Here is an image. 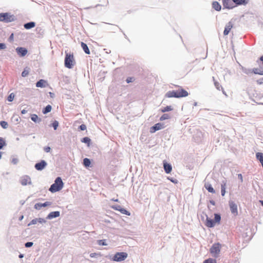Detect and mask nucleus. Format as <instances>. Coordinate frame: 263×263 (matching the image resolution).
<instances>
[{
	"label": "nucleus",
	"instance_id": "f257e3e1",
	"mask_svg": "<svg viewBox=\"0 0 263 263\" xmlns=\"http://www.w3.org/2000/svg\"><path fill=\"white\" fill-rule=\"evenodd\" d=\"M65 58L64 60L65 66L69 69L72 68L76 64L74 54L72 52L65 51Z\"/></svg>",
	"mask_w": 263,
	"mask_h": 263
},
{
	"label": "nucleus",
	"instance_id": "f03ea898",
	"mask_svg": "<svg viewBox=\"0 0 263 263\" xmlns=\"http://www.w3.org/2000/svg\"><path fill=\"white\" fill-rule=\"evenodd\" d=\"M63 186V182L60 177L56 178L54 183L52 184L49 188V191L52 193H54L61 190Z\"/></svg>",
	"mask_w": 263,
	"mask_h": 263
},
{
	"label": "nucleus",
	"instance_id": "7ed1b4c3",
	"mask_svg": "<svg viewBox=\"0 0 263 263\" xmlns=\"http://www.w3.org/2000/svg\"><path fill=\"white\" fill-rule=\"evenodd\" d=\"M221 250V245L219 243H214L210 249V252L214 257H217Z\"/></svg>",
	"mask_w": 263,
	"mask_h": 263
},
{
	"label": "nucleus",
	"instance_id": "20e7f679",
	"mask_svg": "<svg viewBox=\"0 0 263 263\" xmlns=\"http://www.w3.org/2000/svg\"><path fill=\"white\" fill-rule=\"evenodd\" d=\"M128 254L126 252L116 253L112 257V260L115 261H122L124 260L127 257Z\"/></svg>",
	"mask_w": 263,
	"mask_h": 263
},
{
	"label": "nucleus",
	"instance_id": "39448f33",
	"mask_svg": "<svg viewBox=\"0 0 263 263\" xmlns=\"http://www.w3.org/2000/svg\"><path fill=\"white\" fill-rule=\"evenodd\" d=\"M14 20V16L13 15H9L8 13H0V21L11 22Z\"/></svg>",
	"mask_w": 263,
	"mask_h": 263
},
{
	"label": "nucleus",
	"instance_id": "423d86ee",
	"mask_svg": "<svg viewBox=\"0 0 263 263\" xmlns=\"http://www.w3.org/2000/svg\"><path fill=\"white\" fill-rule=\"evenodd\" d=\"M179 87L178 90H176V93L177 94V98H182L186 97L188 96L189 93L188 92L184 89L182 87L177 86Z\"/></svg>",
	"mask_w": 263,
	"mask_h": 263
},
{
	"label": "nucleus",
	"instance_id": "0eeeda50",
	"mask_svg": "<svg viewBox=\"0 0 263 263\" xmlns=\"http://www.w3.org/2000/svg\"><path fill=\"white\" fill-rule=\"evenodd\" d=\"M164 127L163 123H158L150 128L149 132L151 133H154L157 130L161 129Z\"/></svg>",
	"mask_w": 263,
	"mask_h": 263
},
{
	"label": "nucleus",
	"instance_id": "6e6552de",
	"mask_svg": "<svg viewBox=\"0 0 263 263\" xmlns=\"http://www.w3.org/2000/svg\"><path fill=\"white\" fill-rule=\"evenodd\" d=\"M111 207L114 210H117V211H118L120 212L122 214H125V215H128V216H129L130 214V213L128 211H127L125 209L122 208L119 205H112Z\"/></svg>",
	"mask_w": 263,
	"mask_h": 263
},
{
	"label": "nucleus",
	"instance_id": "1a4fd4ad",
	"mask_svg": "<svg viewBox=\"0 0 263 263\" xmlns=\"http://www.w3.org/2000/svg\"><path fill=\"white\" fill-rule=\"evenodd\" d=\"M229 205L231 213L234 215L236 216L238 215L237 206L232 201H229Z\"/></svg>",
	"mask_w": 263,
	"mask_h": 263
},
{
	"label": "nucleus",
	"instance_id": "9d476101",
	"mask_svg": "<svg viewBox=\"0 0 263 263\" xmlns=\"http://www.w3.org/2000/svg\"><path fill=\"white\" fill-rule=\"evenodd\" d=\"M233 27V24L231 22H229L226 25L223 31V34L227 35L230 32L231 29Z\"/></svg>",
	"mask_w": 263,
	"mask_h": 263
},
{
	"label": "nucleus",
	"instance_id": "9b49d317",
	"mask_svg": "<svg viewBox=\"0 0 263 263\" xmlns=\"http://www.w3.org/2000/svg\"><path fill=\"white\" fill-rule=\"evenodd\" d=\"M47 165L44 160H42L40 162L37 163L35 165V168L39 171L42 170Z\"/></svg>",
	"mask_w": 263,
	"mask_h": 263
},
{
	"label": "nucleus",
	"instance_id": "f8f14e48",
	"mask_svg": "<svg viewBox=\"0 0 263 263\" xmlns=\"http://www.w3.org/2000/svg\"><path fill=\"white\" fill-rule=\"evenodd\" d=\"M21 183L23 185L31 184V179L29 176H24L21 178Z\"/></svg>",
	"mask_w": 263,
	"mask_h": 263
},
{
	"label": "nucleus",
	"instance_id": "ddd939ff",
	"mask_svg": "<svg viewBox=\"0 0 263 263\" xmlns=\"http://www.w3.org/2000/svg\"><path fill=\"white\" fill-rule=\"evenodd\" d=\"M51 203L50 202H45L44 203H37L34 205V208L36 210H40L42 207H45L48 205H50Z\"/></svg>",
	"mask_w": 263,
	"mask_h": 263
},
{
	"label": "nucleus",
	"instance_id": "4468645a",
	"mask_svg": "<svg viewBox=\"0 0 263 263\" xmlns=\"http://www.w3.org/2000/svg\"><path fill=\"white\" fill-rule=\"evenodd\" d=\"M16 50L17 53L21 57L25 56L27 53V49L23 47H18L16 49Z\"/></svg>",
	"mask_w": 263,
	"mask_h": 263
},
{
	"label": "nucleus",
	"instance_id": "2eb2a0df",
	"mask_svg": "<svg viewBox=\"0 0 263 263\" xmlns=\"http://www.w3.org/2000/svg\"><path fill=\"white\" fill-rule=\"evenodd\" d=\"M47 85V82L46 80L43 79L40 80L36 83V87H37L43 88L45 87Z\"/></svg>",
	"mask_w": 263,
	"mask_h": 263
},
{
	"label": "nucleus",
	"instance_id": "dca6fc26",
	"mask_svg": "<svg viewBox=\"0 0 263 263\" xmlns=\"http://www.w3.org/2000/svg\"><path fill=\"white\" fill-rule=\"evenodd\" d=\"M215 222L214 220L211 219L209 217H206L205 221V225L209 228H212L215 225Z\"/></svg>",
	"mask_w": 263,
	"mask_h": 263
},
{
	"label": "nucleus",
	"instance_id": "f3484780",
	"mask_svg": "<svg viewBox=\"0 0 263 263\" xmlns=\"http://www.w3.org/2000/svg\"><path fill=\"white\" fill-rule=\"evenodd\" d=\"M163 167L166 173L169 174L171 172L172 167L171 164L167 163L166 162H164Z\"/></svg>",
	"mask_w": 263,
	"mask_h": 263
},
{
	"label": "nucleus",
	"instance_id": "a211bd4d",
	"mask_svg": "<svg viewBox=\"0 0 263 263\" xmlns=\"http://www.w3.org/2000/svg\"><path fill=\"white\" fill-rule=\"evenodd\" d=\"M213 81L214 82V85H215V87H216V88L219 90L221 89L222 90L223 93L226 96H227L225 91L223 90L222 86L220 85V83L218 82H217V81H216L214 77H213Z\"/></svg>",
	"mask_w": 263,
	"mask_h": 263
},
{
	"label": "nucleus",
	"instance_id": "6ab92c4d",
	"mask_svg": "<svg viewBox=\"0 0 263 263\" xmlns=\"http://www.w3.org/2000/svg\"><path fill=\"white\" fill-rule=\"evenodd\" d=\"M166 98H177L176 90L169 91L165 94Z\"/></svg>",
	"mask_w": 263,
	"mask_h": 263
},
{
	"label": "nucleus",
	"instance_id": "aec40b11",
	"mask_svg": "<svg viewBox=\"0 0 263 263\" xmlns=\"http://www.w3.org/2000/svg\"><path fill=\"white\" fill-rule=\"evenodd\" d=\"M204 187L209 192L215 193V190L211 184L209 183H205L204 184Z\"/></svg>",
	"mask_w": 263,
	"mask_h": 263
},
{
	"label": "nucleus",
	"instance_id": "412c9836",
	"mask_svg": "<svg viewBox=\"0 0 263 263\" xmlns=\"http://www.w3.org/2000/svg\"><path fill=\"white\" fill-rule=\"evenodd\" d=\"M81 47H82V49H83L84 51L86 54H89L90 52V50H89L87 45L84 42H81Z\"/></svg>",
	"mask_w": 263,
	"mask_h": 263
},
{
	"label": "nucleus",
	"instance_id": "4be33fe9",
	"mask_svg": "<svg viewBox=\"0 0 263 263\" xmlns=\"http://www.w3.org/2000/svg\"><path fill=\"white\" fill-rule=\"evenodd\" d=\"M60 216V212L59 211L52 212L49 213L48 216V217L49 219H51L53 218L58 217Z\"/></svg>",
	"mask_w": 263,
	"mask_h": 263
},
{
	"label": "nucleus",
	"instance_id": "5701e85b",
	"mask_svg": "<svg viewBox=\"0 0 263 263\" xmlns=\"http://www.w3.org/2000/svg\"><path fill=\"white\" fill-rule=\"evenodd\" d=\"M213 8L216 11H220L221 9V7L219 3L217 2H214L212 3Z\"/></svg>",
	"mask_w": 263,
	"mask_h": 263
},
{
	"label": "nucleus",
	"instance_id": "b1692460",
	"mask_svg": "<svg viewBox=\"0 0 263 263\" xmlns=\"http://www.w3.org/2000/svg\"><path fill=\"white\" fill-rule=\"evenodd\" d=\"M35 26V24L34 22H31L28 23H26L24 25V27L26 29H30L34 27Z\"/></svg>",
	"mask_w": 263,
	"mask_h": 263
},
{
	"label": "nucleus",
	"instance_id": "393cba45",
	"mask_svg": "<svg viewBox=\"0 0 263 263\" xmlns=\"http://www.w3.org/2000/svg\"><path fill=\"white\" fill-rule=\"evenodd\" d=\"M236 5H245L247 4V0H232Z\"/></svg>",
	"mask_w": 263,
	"mask_h": 263
},
{
	"label": "nucleus",
	"instance_id": "a878e982",
	"mask_svg": "<svg viewBox=\"0 0 263 263\" xmlns=\"http://www.w3.org/2000/svg\"><path fill=\"white\" fill-rule=\"evenodd\" d=\"M226 183L224 182L221 185V195L222 196H224L226 194Z\"/></svg>",
	"mask_w": 263,
	"mask_h": 263
},
{
	"label": "nucleus",
	"instance_id": "bb28decb",
	"mask_svg": "<svg viewBox=\"0 0 263 263\" xmlns=\"http://www.w3.org/2000/svg\"><path fill=\"white\" fill-rule=\"evenodd\" d=\"M173 110V108L171 106H167L161 109V111L162 112H165L167 111H170Z\"/></svg>",
	"mask_w": 263,
	"mask_h": 263
},
{
	"label": "nucleus",
	"instance_id": "cd10ccee",
	"mask_svg": "<svg viewBox=\"0 0 263 263\" xmlns=\"http://www.w3.org/2000/svg\"><path fill=\"white\" fill-rule=\"evenodd\" d=\"M51 106L50 105H48L46 106V107L43 109V113L44 114H46L48 112H49L51 110Z\"/></svg>",
	"mask_w": 263,
	"mask_h": 263
},
{
	"label": "nucleus",
	"instance_id": "c85d7f7f",
	"mask_svg": "<svg viewBox=\"0 0 263 263\" xmlns=\"http://www.w3.org/2000/svg\"><path fill=\"white\" fill-rule=\"evenodd\" d=\"M214 216V221L215 223H219L221 220L220 215L218 214H215Z\"/></svg>",
	"mask_w": 263,
	"mask_h": 263
},
{
	"label": "nucleus",
	"instance_id": "c756f323",
	"mask_svg": "<svg viewBox=\"0 0 263 263\" xmlns=\"http://www.w3.org/2000/svg\"><path fill=\"white\" fill-rule=\"evenodd\" d=\"M90 161L89 159L88 158H84V160H83V164L86 167H88L90 166Z\"/></svg>",
	"mask_w": 263,
	"mask_h": 263
},
{
	"label": "nucleus",
	"instance_id": "7c9ffc66",
	"mask_svg": "<svg viewBox=\"0 0 263 263\" xmlns=\"http://www.w3.org/2000/svg\"><path fill=\"white\" fill-rule=\"evenodd\" d=\"M31 119L35 122H39L41 120L39 118L38 116L35 114L32 115L31 117Z\"/></svg>",
	"mask_w": 263,
	"mask_h": 263
},
{
	"label": "nucleus",
	"instance_id": "2f4dec72",
	"mask_svg": "<svg viewBox=\"0 0 263 263\" xmlns=\"http://www.w3.org/2000/svg\"><path fill=\"white\" fill-rule=\"evenodd\" d=\"M203 263H217V261L216 259L210 258L205 259Z\"/></svg>",
	"mask_w": 263,
	"mask_h": 263
},
{
	"label": "nucleus",
	"instance_id": "473e14b6",
	"mask_svg": "<svg viewBox=\"0 0 263 263\" xmlns=\"http://www.w3.org/2000/svg\"><path fill=\"white\" fill-rule=\"evenodd\" d=\"M171 118L170 116L167 114H163L160 118V121H163L166 119H168Z\"/></svg>",
	"mask_w": 263,
	"mask_h": 263
},
{
	"label": "nucleus",
	"instance_id": "72a5a7b5",
	"mask_svg": "<svg viewBox=\"0 0 263 263\" xmlns=\"http://www.w3.org/2000/svg\"><path fill=\"white\" fill-rule=\"evenodd\" d=\"M0 125L4 129H6V128H8V123L7 122L5 121H1L0 122Z\"/></svg>",
	"mask_w": 263,
	"mask_h": 263
},
{
	"label": "nucleus",
	"instance_id": "f704fd0d",
	"mask_svg": "<svg viewBox=\"0 0 263 263\" xmlns=\"http://www.w3.org/2000/svg\"><path fill=\"white\" fill-rule=\"evenodd\" d=\"M29 74V69L28 68H26L22 72V76L23 77H25Z\"/></svg>",
	"mask_w": 263,
	"mask_h": 263
},
{
	"label": "nucleus",
	"instance_id": "c9c22d12",
	"mask_svg": "<svg viewBox=\"0 0 263 263\" xmlns=\"http://www.w3.org/2000/svg\"><path fill=\"white\" fill-rule=\"evenodd\" d=\"M81 141L82 142L87 143L88 144V145L89 146L90 144V139L88 137H85L82 139Z\"/></svg>",
	"mask_w": 263,
	"mask_h": 263
},
{
	"label": "nucleus",
	"instance_id": "e433bc0d",
	"mask_svg": "<svg viewBox=\"0 0 263 263\" xmlns=\"http://www.w3.org/2000/svg\"><path fill=\"white\" fill-rule=\"evenodd\" d=\"M6 145V142L3 138L0 137V149Z\"/></svg>",
	"mask_w": 263,
	"mask_h": 263
},
{
	"label": "nucleus",
	"instance_id": "4c0bfd02",
	"mask_svg": "<svg viewBox=\"0 0 263 263\" xmlns=\"http://www.w3.org/2000/svg\"><path fill=\"white\" fill-rule=\"evenodd\" d=\"M59 126V122L57 121H54L52 123V126L54 130H56Z\"/></svg>",
	"mask_w": 263,
	"mask_h": 263
},
{
	"label": "nucleus",
	"instance_id": "58836bf2",
	"mask_svg": "<svg viewBox=\"0 0 263 263\" xmlns=\"http://www.w3.org/2000/svg\"><path fill=\"white\" fill-rule=\"evenodd\" d=\"M14 97V95H13V93H12L10 94L9 96H8V100L10 102H11L13 101Z\"/></svg>",
	"mask_w": 263,
	"mask_h": 263
},
{
	"label": "nucleus",
	"instance_id": "ea45409f",
	"mask_svg": "<svg viewBox=\"0 0 263 263\" xmlns=\"http://www.w3.org/2000/svg\"><path fill=\"white\" fill-rule=\"evenodd\" d=\"M38 221V219H34L33 220H32L28 224V226H30V225H32V224H36Z\"/></svg>",
	"mask_w": 263,
	"mask_h": 263
},
{
	"label": "nucleus",
	"instance_id": "a19ab883",
	"mask_svg": "<svg viewBox=\"0 0 263 263\" xmlns=\"http://www.w3.org/2000/svg\"><path fill=\"white\" fill-rule=\"evenodd\" d=\"M134 78H133V77H128L126 79V82H127V83H129L132 82L134 81Z\"/></svg>",
	"mask_w": 263,
	"mask_h": 263
},
{
	"label": "nucleus",
	"instance_id": "79ce46f5",
	"mask_svg": "<svg viewBox=\"0 0 263 263\" xmlns=\"http://www.w3.org/2000/svg\"><path fill=\"white\" fill-rule=\"evenodd\" d=\"M33 245V242H28L25 243V246L26 248H29L31 247Z\"/></svg>",
	"mask_w": 263,
	"mask_h": 263
},
{
	"label": "nucleus",
	"instance_id": "37998d69",
	"mask_svg": "<svg viewBox=\"0 0 263 263\" xmlns=\"http://www.w3.org/2000/svg\"><path fill=\"white\" fill-rule=\"evenodd\" d=\"M18 159H17V158H13V159H12V163L13 164H17V163L18 162Z\"/></svg>",
	"mask_w": 263,
	"mask_h": 263
},
{
	"label": "nucleus",
	"instance_id": "c03bdc74",
	"mask_svg": "<svg viewBox=\"0 0 263 263\" xmlns=\"http://www.w3.org/2000/svg\"><path fill=\"white\" fill-rule=\"evenodd\" d=\"M79 128L81 130H84L86 129V126L85 124H82L80 126Z\"/></svg>",
	"mask_w": 263,
	"mask_h": 263
},
{
	"label": "nucleus",
	"instance_id": "a18cd8bd",
	"mask_svg": "<svg viewBox=\"0 0 263 263\" xmlns=\"http://www.w3.org/2000/svg\"><path fill=\"white\" fill-rule=\"evenodd\" d=\"M6 45L4 43H0V49H4L6 48Z\"/></svg>",
	"mask_w": 263,
	"mask_h": 263
},
{
	"label": "nucleus",
	"instance_id": "49530a36",
	"mask_svg": "<svg viewBox=\"0 0 263 263\" xmlns=\"http://www.w3.org/2000/svg\"><path fill=\"white\" fill-rule=\"evenodd\" d=\"M44 150H45V151L46 152H47V153H48V152H50V147H49V146L45 147L44 148Z\"/></svg>",
	"mask_w": 263,
	"mask_h": 263
},
{
	"label": "nucleus",
	"instance_id": "de8ad7c7",
	"mask_svg": "<svg viewBox=\"0 0 263 263\" xmlns=\"http://www.w3.org/2000/svg\"><path fill=\"white\" fill-rule=\"evenodd\" d=\"M238 177L240 180L241 182L243 181V177L241 174L238 175Z\"/></svg>",
	"mask_w": 263,
	"mask_h": 263
},
{
	"label": "nucleus",
	"instance_id": "09e8293b",
	"mask_svg": "<svg viewBox=\"0 0 263 263\" xmlns=\"http://www.w3.org/2000/svg\"><path fill=\"white\" fill-rule=\"evenodd\" d=\"M9 39L10 41H12L13 40V34H11Z\"/></svg>",
	"mask_w": 263,
	"mask_h": 263
},
{
	"label": "nucleus",
	"instance_id": "8fccbe9b",
	"mask_svg": "<svg viewBox=\"0 0 263 263\" xmlns=\"http://www.w3.org/2000/svg\"><path fill=\"white\" fill-rule=\"evenodd\" d=\"M96 255H97V254H96V253H91V254H90V256L91 257H92H92H95Z\"/></svg>",
	"mask_w": 263,
	"mask_h": 263
},
{
	"label": "nucleus",
	"instance_id": "3c124183",
	"mask_svg": "<svg viewBox=\"0 0 263 263\" xmlns=\"http://www.w3.org/2000/svg\"><path fill=\"white\" fill-rule=\"evenodd\" d=\"M27 112V111L26 110H25V109H23V110H22V111H21V113H22V114H26Z\"/></svg>",
	"mask_w": 263,
	"mask_h": 263
},
{
	"label": "nucleus",
	"instance_id": "603ef678",
	"mask_svg": "<svg viewBox=\"0 0 263 263\" xmlns=\"http://www.w3.org/2000/svg\"><path fill=\"white\" fill-rule=\"evenodd\" d=\"M258 81H259V83H260V84L263 83V78H261V79H259L258 80Z\"/></svg>",
	"mask_w": 263,
	"mask_h": 263
},
{
	"label": "nucleus",
	"instance_id": "864d4df0",
	"mask_svg": "<svg viewBox=\"0 0 263 263\" xmlns=\"http://www.w3.org/2000/svg\"><path fill=\"white\" fill-rule=\"evenodd\" d=\"M168 179H169L172 182H175V181L172 179H170V178H168Z\"/></svg>",
	"mask_w": 263,
	"mask_h": 263
},
{
	"label": "nucleus",
	"instance_id": "5fc2aeb1",
	"mask_svg": "<svg viewBox=\"0 0 263 263\" xmlns=\"http://www.w3.org/2000/svg\"><path fill=\"white\" fill-rule=\"evenodd\" d=\"M256 73H258L259 74H263V72H255Z\"/></svg>",
	"mask_w": 263,
	"mask_h": 263
},
{
	"label": "nucleus",
	"instance_id": "6e6d98bb",
	"mask_svg": "<svg viewBox=\"0 0 263 263\" xmlns=\"http://www.w3.org/2000/svg\"><path fill=\"white\" fill-rule=\"evenodd\" d=\"M19 257H20V258H22V257H23V255L22 254H20V255H19Z\"/></svg>",
	"mask_w": 263,
	"mask_h": 263
},
{
	"label": "nucleus",
	"instance_id": "4d7b16f0",
	"mask_svg": "<svg viewBox=\"0 0 263 263\" xmlns=\"http://www.w3.org/2000/svg\"><path fill=\"white\" fill-rule=\"evenodd\" d=\"M112 200H114V201H118V199H112Z\"/></svg>",
	"mask_w": 263,
	"mask_h": 263
},
{
	"label": "nucleus",
	"instance_id": "13d9d810",
	"mask_svg": "<svg viewBox=\"0 0 263 263\" xmlns=\"http://www.w3.org/2000/svg\"><path fill=\"white\" fill-rule=\"evenodd\" d=\"M1 157H2V152H0V159H1Z\"/></svg>",
	"mask_w": 263,
	"mask_h": 263
},
{
	"label": "nucleus",
	"instance_id": "bf43d9fd",
	"mask_svg": "<svg viewBox=\"0 0 263 263\" xmlns=\"http://www.w3.org/2000/svg\"><path fill=\"white\" fill-rule=\"evenodd\" d=\"M260 202L261 203V205L263 206V200L262 201H260Z\"/></svg>",
	"mask_w": 263,
	"mask_h": 263
},
{
	"label": "nucleus",
	"instance_id": "052dcab7",
	"mask_svg": "<svg viewBox=\"0 0 263 263\" xmlns=\"http://www.w3.org/2000/svg\"><path fill=\"white\" fill-rule=\"evenodd\" d=\"M99 244H100V245H105V244L104 243V242H102V243H99Z\"/></svg>",
	"mask_w": 263,
	"mask_h": 263
},
{
	"label": "nucleus",
	"instance_id": "680f3d73",
	"mask_svg": "<svg viewBox=\"0 0 263 263\" xmlns=\"http://www.w3.org/2000/svg\"><path fill=\"white\" fill-rule=\"evenodd\" d=\"M23 216H22L20 218V220L23 219Z\"/></svg>",
	"mask_w": 263,
	"mask_h": 263
},
{
	"label": "nucleus",
	"instance_id": "e2e57ef3",
	"mask_svg": "<svg viewBox=\"0 0 263 263\" xmlns=\"http://www.w3.org/2000/svg\"><path fill=\"white\" fill-rule=\"evenodd\" d=\"M50 96H52V93L50 92Z\"/></svg>",
	"mask_w": 263,
	"mask_h": 263
},
{
	"label": "nucleus",
	"instance_id": "0e129e2a",
	"mask_svg": "<svg viewBox=\"0 0 263 263\" xmlns=\"http://www.w3.org/2000/svg\"><path fill=\"white\" fill-rule=\"evenodd\" d=\"M50 96H52V93L50 92Z\"/></svg>",
	"mask_w": 263,
	"mask_h": 263
}]
</instances>
